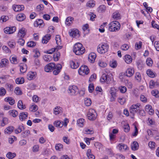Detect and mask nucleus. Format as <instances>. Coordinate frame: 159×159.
Instances as JSON below:
<instances>
[{
	"instance_id": "nucleus-1",
	"label": "nucleus",
	"mask_w": 159,
	"mask_h": 159,
	"mask_svg": "<svg viewBox=\"0 0 159 159\" xmlns=\"http://www.w3.org/2000/svg\"><path fill=\"white\" fill-rule=\"evenodd\" d=\"M61 68L62 66L60 64H57L56 66L55 63L52 62L46 65L44 67V70L46 72H49L55 69L53 73L54 75H56L60 72Z\"/></svg>"
},
{
	"instance_id": "nucleus-2",
	"label": "nucleus",
	"mask_w": 159,
	"mask_h": 159,
	"mask_svg": "<svg viewBox=\"0 0 159 159\" xmlns=\"http://www.w3.org/2000/svg\"><path fill=\"white\" fill-rule=\"evenodd\" d=\"M85 48L82 44L80 43H77L74 46L73 51L77 55H80L85 52Z\"/></svg>"
},
{
	"instance_id": "nucleus-3",
	"label": "nucleus",
	"mask_w": 159,
	"mask_h": 159,
	"mask_svg": "<svg viewBox=\"0 0 159 159\" xmlns=\"http://www.w3.org/2000/svg\"><path fill=\"white\" fill-rule=\"evenodd\" d=\"M120 27L119 22L117 21L111 22L109 25V30L112 32H116L119 30Z\"/></svg>"
},
{
	"instance_id": "nucleus-4",
	"label": "nucleus",
	"mask_w": 159,
	"mask_h": 159,
	"mask_svg": "<svg viewBox=\"0 0 159 159\" xmlns=\"http://www.w3.org/2000/svg\"><path fill=\"white\" fill-rule=\"evenodd\" d=\"M109 45L108 44L103 43L99 44L97 48V51L100 54H104L108 50Z\"/></svg>"
},
{
	"instance_id": "nucleus-5",
	"label": "nucleus",
	"mask_w": 159,
	"mask_h": 159,
	"mask_svg": "<svg viewBox=\"0 0 159 159\" xmlns=\"http://www.w3.org/2000/svg\"><path fill=\"white\" fill-rule=\"evenodd\" d=\"M113 78L112 75L111 73L103 74L102 75L100 79V81L101 83L106 82L107 84H109Z\"/></svg>"
},
{
	"instance_id": "nucleus-6",
	"label": "nucleus",
	"mask_w": 159,
	"mask_h": 159,
	"mask_svg": "<svg viewBox=\"0 0 159 159\" xmlns=\"http://www.w3.org/2000/svg\"><path fill=\"white\" fill-rule=\"evenodd\" d=\"M140 103H137L136 104L133 105L131 106L129 109V112L132 116V118H134V114L137 112L140 109Z\"/></svg>"
},
{
	"instance_id": "nucleus-7",
	"label": "nucleus",
	"mask_w": 159,
	"mask_h": 159,
	"mask_svg": "<svg viewBox=\"0 0 159 159\" xmlns=\"http://www.w3.org/2000/svg\"><path fill=\"white\" fill-rule=\"evenodd\" d=\"M97 115L95 111L92 109H90L87 113V116L88 119L91 120H95Z\"/></svg>"
},
{
	"instance_id": "nucleus-8",
	"label": "nucleus",
	"mask_w": 159,
	"mask_h": 159,
	"mask_svg": "<svg viewBox=\"0 0 159 159\" xmlns=\"http://www.w3.org/2000/svg\"><path fill=\"white\" fill-rule=\"evenodd\" d=\"M89 72V70L88 67L85 65L82 66L78 70L80 75H88Z\"/></svg>"
},
{
	"instance_id": "nucleus-9",
	"label": "nucleus",
	"mask_w": 159,
	"mask_h": 159,
	"mask_svg": "<svg viewBox=\"0 0 159 159\" xmlns=\"http://www.w3.org/2000/svg\"><path fill=\"white\" fill-rule=\"evenodd\" d=\"M68 92L71 95H75L78 93V89L76 86H70L69 87Z\"/></svg>"
},
{
	"instance_id": "nucleus-10",
	"label": "nucleus",
	"mask_w": 159,
	"mask_h": 159,
	"mask_svg": "<svg viewBox=\"0 0 159 159\" xmlns=\"http://www.w3.org/2000/svg\"><path fill=\"white\" fill-rule=\"evenodd\" d=\"M117 89L114 87H112L111 88L109 92L111 95V97L110 98V101L111 102L115 101L116 97V92Z\"/></svg>"
},
{
	"instance_id": "nucleus-11",
	"label": "nucleus",
	"mask_w": 159,
	"mask_h": 159,
	"mask_svg": "<svg viewBox=\"0 0 159 159\" xmlns=\"http://www.w3.org/2000/svg\"><path fill=\"white\" fill-rule=\"evenodd\" d=\"M69 34L70 36L73 38H77L80 36L79 30L75 29L70 30V31H69Z\"/></svg>"
},
{
	"instance_id": "nucleus-12",
	"label": "nucleus",
	"mask_w": 159,
	"mask_h": 159,
	"mask_svg": "<svg viewBox=\"0 0 159 159\" xmlns=\"http://www.w3.org/2000/svg\"><path fill=\"white\" fill-rule=\"evenodd\" d=\"M27 30L24 28L22 27L18 31L17 36L19 38H23L25 35Z\"/></svg>"
},
{
	"instance_id": "nucleus-13",
	"label": "nucleus",
	"mask_w": 159,
	"mask_h": 159,
	"mask_svg": "<svg viewBox=\"0 0 159 159\" xmlns=\"http://www.w3.org/2000/svg\"><path fill=\"white\" fill-rule=\"evenodd\" d=\"M16 30L15 26L6 27L4 29V32L6 34H11L14 32Z\"/></svg>"
},
{
	"instance_id": "nucleus-14",
	"label": "nucleus",
	"mask_w": 159,
	"mask_h": 159,
	"mask_svg": "<svg viewBox=\"0 0 159 159\" xmlns=\"http://www.w3.org/2000/svg\"><path fill=\"white\" fill-rule=\"evenodd\" d=\"M9 63V61L6 58L2 59L0 63V68H2L6 67Z\"/></svg>"
},
{
	"instance_id": "nucleus-15",
	"label": "nucleus",
	"mask_w": 159,
	"mask_h": 159,
	"mask_svg": "<svg viewBox=\"0 0 159 159\" xmlns=\"http://www.w3.org/2000/svg\"><path fill=\"white\" fill-rule=\"evenodd\" d=\"M13 9L15 11H19L24 10V6L23 5H13Z\"/></svg>"
},
{
	"instance_id": "nucleus-16",
	"label": "nucleus",
	"mask_w": 159,
	"mask_h": 159,
	"mask_svg": "<svg viewBox=\"0 0 159 159\" xmlns=\"http://www.w3.org/2000/svg\"><path fill=\"white\" fill-rule=\"evenodd\" d=\"M51 35L50 34L46 35L42 38V42L43 44H46L51 39Z\"/></svg>"
},
{
	"instance_id": "nucleus-17",
	"label": "nucleus",
	"mask_w": 159,
	"mask_h": 159,
	"mask_svg": "<svg viewBox=\"0 0 159 159\" xmlns=\"http://www.w3.org/2000/svg\"><path fill=\"white\" fill-rule=\"evenodd\" d=\"M51 35L50 34L46 35L42 38V42L43 44H46L51 39Z\"/></svg>"
},
{
	"instance_id": "nucleus-18",
	"label": "nucleus",
	"mask_w": 159,
	"mask_h": 159,
	"mask_svg": "<svg viewBox=\"0 0 159 159\" xmlns=\"http://www.w3.org/2000/svg\"><path fill=\"white\" fill-rule=\"evenodd\" d=\"M96 55V54L93 52H92L89 54L88 59L89 61L92 63H93L95 60Z\"/></svg>"
},
{
	"instance_id": "nucleus-19",
	"label": "nucleus",
	"mask_w": 159,
	"mask_h": 159,
	"mask_svg": "<svg viewBox=\"0 0 159 159\" xmlns=\"http://www.w3.org/2000/svg\"><path fill=\"white\" fill-rule=\"evenodd\" d=\"M62 108L60 106L55 107L53 109V113L56 115L59 114L62 112Z\"/></svg>"
},
{
	"instance_id": "nucleus-20",
	"label": "nucleus",
	"mask_w": 159,
	"mask_h": 159,
	"mask_svg": "<svg viewBox=\"0 0 159 159\" xmlns=\"http://www.w3.org/2000/svg\"><path fill=\"white\" fill-rule=\"evenodd\" d=\"M70 65L71 68L74 69L77 68L79 66V63L76 61H71Z\"/></svg>"
},
{
	"instance_id": "nucleus-21",
	"label": "nucleus",
	"mask_w": 159,
	"mask_h": 159,
	"mask_svg": "<svg viewBox=\"0 0 159 159\" xmlns=\"http://www.w3.org/2000/svg\"><path fill=\"white\" fill-rule=\"evenodd\" d=\"M126 75L128 77H130L132 76L134 73V70L133 68H128L126 71Z\"/></svg>"
},
{
	"instance_id": "nucleus-22",
	"label": "nucleus",
	"mask_w": 159,
	"mask_h": 159,
	"mask_svg": "<svg viewBox=\"0 0 159 159\" xmlns=\"http://www.w3.org/2000/svg\"><path fill=\"white\" fill-rule=\"evenodd\" d=\"M25 18V16L23 13H20L18 14L16 17V20L19 21H22L24 20Z\"/></svg>"
},
{
	"instance_id": "nucleus-23",
	"label": "nucleus",
	"mask_w": 159,
	"mask_h": 159,
	"mask_svg": "<svg viewBox=\"0 0 159 159\" xmlns=\"http://www.w3.org/2000/svg\"><path fill=\"white\" fill-rule=\"evenodd\" d=\"M60 45H58L56 48H52L50 50L48 51V53L49 54H51L56 50L57 51L59 49H61L62 48V46H60Z\"/></svg>"
},
{
	"instance_id": "nucleus-24",
	"label": "nucleus",
	"mask_w": 159,
	"mask_h": 159,
	"mask_svg": "<svg viewBox=\"0 0 159 159\" xmlns=\"http://www.w3.org/2000/svg\"><path fill=\"white\" fill-rule=\"evenodd\" d=\"M14 129V127L13 126H9L7 128L4 130L5 134H10Z\"/></svg>"
},
{
	"instance_id": "nucleus-25",
	"label": "nucleus",
	"mask_w": 159,
	"mask_h": 159,
	"mask_svg": "<svg viewBox=\"0 0 159 159\" xmlns=\"http://www.w3.org/2000/svg\"><path fill=\"white\" fill-rule=\"evenodd\" d=\"M28 116V113L26 112H22L20 113L19 116L20 120L23 121L27 118Z\"/></svg>"
},
{
	"instance_id": "nucleus-26",
	"label": "nucleus",
	"mask_w": 159,
	"mask_h": 159,
	"mask_svg": "<svg viewBox=\"0 0 159 159\" xmlns=\"http://www.w3.org/2000/svg\"><path fill=\"white\" fill-rule=\"evenodd\" d=\"M74 20L73 17H68L66 19L65 24L69 26L72 23V21Z\"/></svg>"
},
{
	"instance_id": "nucleus-27",
	"label": "nucleus",
	"mask_w": 159,
	"mask_h": 159,
	"mask_svg": "<svg viewBox=\"0 0 159 159\" xmlns=\"http://www.w3.org/2000/svg\"><path fill=\"white\" fill-rule=\"evenodd\" d=\"M131 146L133 150H136L138 149L139 144L136 141H134L131 144Z\"/></svg>"
},
{
	"instance_id": "nucleus-28",
	"label": "nucleus",
	"mask_w": 159,
	"mask_h": 159,
	"mask_svg": "<svg viewBox=\"0 0 159 159\" xmlns=\"http://www.w3.org/2000/svg\"><path fill=\"white\" fill-rule=\"evenodd\" d=\"M135 79L136 81L138 83H140L141 80V74L139 72H136L135 75Z\"/></svg>"
},
{
	"instance_id": "nucleus-29",
	"label": "nucleus",
	"mask_w": 159,
	"mask_h": 159,
	"mask_svg": "<svg viewBox=\"0 0 159 159\" xmlns=\"http://www.w3.org/2000/svg\"><path fill=\"white\" fill-rule=\"evenodd\" d=\"M4 100L6 102H8L11 105H13L15 103V100L11 97H7Z\"/></svg>"
},
{
	"instance_id": "nucleus-30",
	"label": "nucleus",
	"mask_w": 159,
	"mask_h": 159,
	"mask_svg": "<svg viewBox=\"0 0 159 159\" xmlns=\"http://www.w3.org/2000/svg\"><path fill=\"white\" fill-rule=\"evenodd\" d=\"M35 73L34 72H29L27 75V79L31 80L33 79L35 76Z\"/></svg>"
},
{
	"instance_id": "nucleus-31",
	"label": "nucleus",
	"mask_w": 159,
	"mask_h": 159,
	"mask_svg": "<svg viewBox=\"0 0 159 159\" xmlns=\"http://www.w3.org/2000/svg\"><path fill=\"white\" fill-rule=\"evenodd\" d=\"M146 72L148 75L151 77L153 78L156 76V73L151 70L148 69Z\"/></svg>"
},
{
	"instance_id": "nucleus-32",
	"label": "nucleus",
	"mask_w": 159,
	"mask_h": 159,
	"mask_svg": "<svg viewBox=\"0 0 159 159\" xmlns=\"http://www.w3.org/2000/svg\"><path fill=\"white\" fill-rule=\"evenodd\" d=\"M33 52L34 53V58L39 57L40 56V52L39 48H36L33 50Z\"/></svg>"
},
{
	"instance_id": "nucleus-33",
	"label": "nucleus",
	"mask_w": 159,
	"mask_h": 159,
	"mask_svg": "<svg viewBox=\"0 0 159 159\" xmlns=\"http://www.w3.org/2000/svg\"><path fill=\"white\" fill-rule=\"evenodd\" d=\"M9 115L13 117L16 116L18 115V112L15 110H11L9 111Z\"/></svg>"
},
{
	"instance_id": "nucleus-34",
	"label": "nucleus",
	"mask_w": 159,
	"mask_h": 159,
	"mask_svg": "<svg viewBox=\"0 0 159 159\" xmlns=\"http://www.w3.org/2000/svg\"><path fill=\"white\" fill-rule=\"evenodd\" d=\"M54 125L57 127H61L63 125V122L59 120L55 121L54 122Z\"/></svg>"
},
{
	"instance_id": "nucleus-35",
	"label": "nucleus",
	"mask_w": 159,
	"mask_h": 159,
	"mask_svg": "<svg viewBox=\"0 0 159 159\" xmlns=\"http://www.w3.org/2000/svg\"><path fill=\"white\" fill-rule=\"evenodd\" d=\"M16 156V154L15 153H12L11 152H8L7 155V157L9 159H12L15 157Z\"/></svg>"
},
{
	"instance_id": "nucleus-36",
	"label": "nucleus",
	"mask_w": 159,
	"mask_h": 159,
	"mask_svg": "<svg viewBox=\"0 0 159 159\" xmlns=\"http://www.w3.org/2000/svg\"><path fill=\"white\" fill-rule=\"evenodd\" d=\"M132 59L131 57L129 55H126L125 56V61L127 64L131 62Z\"/></svg>"
},
{
	"instance_id": "nucleus-37",
	"label": "nucleus",
	"mask_w": 159,
	"mask_h": 159,
	"mask_svg": "<svg viewBox=\"0 0 159 159\" xmlns=\"http://www.w3.org/2000/svg\"><path fill=\"white\" fill-rule=\"evenodd\" d=\"M118 147H119V149L120 151L122 149L124 150H127L128 148L126 145L122 143L119 144L118 145Z\"/></svg>"
},
{
	"instance_id": "nucleus-38",
	"label": "nucleus",
	"mask_w": 159,
	"mask_h": 159,
	"mask_svg": "<svg viewBox=\"0 0 159 159\" xmlns=\"http://www.w3.org/2000/svg\"><path fill=\"white\" fill-rule=\"evenodd\" d=\"M24 129V127L23 126L20 125L18 127L17 129L15 130V132L16 134H18L20 133L21 131Z\"/></svg>"
},
{
	"instance_id": "nucleus-39",
	"label": "nucleus",
	"mask_w": 159,
	"mask_h": 159,
	"mask_svg": "<svg viewBox=\"0 0 159 159\" xmlns=\"http://www.w3.org/2000/svg\"><path fill=\"white\" fill-rule=\"evenodd\" d=\"M8 123V119L6 118H3L2 120L0 121V125L3 126Z\"/></svg>"
},
{
	"instance_id": "nucleus-40",
	"label": "nucleus",
	"mask_w": 159,
	"mask_h": 159,
	"mask_svg": "<svg viewBox=\"0 0 159 159\" xmlns=\"http://www.w3.org/2000/svg\"><path fill=\"white\" fill-rule=\"evenodd\" d=\"M16 83L17 84H21L24 82V79L23 77L16 78Z\"/></svg>"
},
{
	"instance_id": "nucleus-41",
	"label": "nucleus",
	"mask_w": 159,
	"mask_h": 159,
	"mask_svg": "<svg viewBox=\"0 0 159 159\" xmlns=\"http://www.w3.org/2000/svg\"><path fill=\"white\" fill-rule=\"evenodd\" d=\"M60 56V53L59 52H56L53 55V58L54 61H57L58 60Z\"/></svg>"
},
{
	"instance_id": "nucleus-42",
	"label": "nucleus",
	"mask_w": 159,
	"mask_h": 159,
	"mask_svg": "<svg viewBox=\"0 0 159 159\" xmlns=\"http://www.w3.org/2000/svg\"><path fill=\"white\" fill-rule=\"evenodd\" d=\"M17 106L20 109H23L25 108V106L23 105L22 101L19 100Z\"/></svg>"
},
{
	"instance_id": "nucleus-43",
	"label": "nucleus",
	"mask_w": 159,
	"mask_h": 159,
	"mask_svg": "<svg viewBox=\"0 0 159 159\" xmlns=\"http://www.w3.org/2000/svg\"><path fill=\"white\" fill-rule=\"evenodd\" d=\"M112 17L114 19H119L120 18V15L118 12H115L113 14Z\"/></svg>"
},
{
	"instance_id": "nucleus-44",
	"label": "nucleus",
	"mask_w": 159,
	"mask_h": 159,
	"mask_svg": "<svg viewBox=\"0 0 159 159\" xmlns=\"http://www.w3.org/2000/svg\"><path fill=\"white\" fill-rule=\"evenodd\" d=\"M117 63L116 61L112 60L110 62L109 65L110 66L113 68H115L117 66Z\"/></svg>"
},
{
	"instance_id": "nucleus-45",
	"label": "nucleus",
	"mask_w": 159,
	"mask_h": 159,
	"mask_svg": "<svg viewBox=\"0 0 159 159\" xmlns=\"http://www.w3.org/2000/svg\"><path fill=\"white\" fill-rule=\"evenodd\" d=\"M38 107L35 105H32L30 107V110L31 111H35L38 110Z\"/></svg>"
},
{
	"instance_id": "nucleus-46",
	"label": "nucleus",
	"mask_w": 159,
	"mask_h": 159,
	"mask_svg": "<svg viewBox=\"0 0 159 159\" xmlns=\"http://www.w3.org/2000/svg\"><path fill=\"white\" fill-rule=\"evenodd\" d=\"M84 103L87 106H89L91 104V99L89 98H86L84 100Z\"/></svg>"
},
{
	"instance_id": "nucleus-47",
	"label": "nucleus",
	"mask_w": 159,
	"mask_h": 159,
	"mask_svg": "<svg viewBox=\"0 0 159 159\" xmlns=\"http://www.w3.org/2000/svg\"><path fill=\"white\" fill-rule=\"evenodd\" d=\"M43 58L45 61L49 62L51 61L52 59V57L50 55H46L44 56L43 57Z\"/></svg>"
},
{
	"instance_id": "nucleus-48",
	"label": "nucleus",
	"mask_w": 159,
	"mask_h": 159,
	"mask_svg": "<svg viewBox=\"0 0 159 159\" xmlns=\"http://www.w3.org/2000/svg\"><path fill=\"white\" fill-rule=\"evenodd\" d=\"M30 131L29 130H27L25 131L24 132H23L21 134L22 136L24 138H26L29 136V135L30 134Z\"/></svg>"
},
{
	"instance_id": "nucleus-49",
	"label": "nucleus",
	"mask_w": 159,
	"mask_h": 159,
	"mask_svg": "<svg viewBox=\"0 0 159 159\" xmlns=\"http://www.w3.org/2000/svg\"><path fill=\"white\" fill-rule=\"evenodd\" d=\"M142 45V42H137L135 44V48L136 50H138L141 48Z\"/></svg>"
},
{
	"instance_id": "nucleus-50",
	"label": "nucleus",
	"mask_w": 159,
	"mask_h": 159,
	"mask_svg": "<svg viewBox=\"0 0 159 159\" xmlns=\"http://www.w3.org/2000/svg\"><path fill=\"white\" fill-rule=\"evenodd\" d=\"M151 93L152 95L155 96L156 98L159 97V92L157 90H153L152 91Z\"/></svg>"
},
{
	"instance_id": "nucleus-51",
	"label": "nucleus",
	"mask_w": 159,
	"mask_h": 159,
	"mask_svg": "<svg viewBox=\"0 0 159 159\" xmlns=\"http://www.w3.org/2000/svg\"><path fill=\"white\" fill-rule=\"evenodd\" d=\"M8 19V16H2L0 18V22L1 23H3L4 22H6L7 20Z\"/></svg>"
},
{
	"instance_id": "nucleus-52",
	"label": "nucleus",
	"mask_w": 159,
	"mask_h": 159,
	"mask_svg": "<svg viewBox=\"0 0 159 159\" xmlns=\"http://www.w3.org/2000/svg\"><path fill=\"white\" fill-rule=\"evenodd\" d=\"M55 40L56 43L57 45H60L61 43V40L60 36L59 35H57L55 37Z\"/></svg>"
},
{
	"instance_id": "nucleus-53",
	"label": "nucleus",
	"mask_w": 159,
	"mask_h": 159,
	"mask_svg": "<svg viewBox=\"0 0 159 159\" xmlns=\"http://www.w3.org/2000/svg\"><path fill=\"white\" fill-rule=\"evenodd\" d=\"M106 10V7L103 5L100 6L98 8V11L100 12H103Z\"/></svg>"
},
{
	"instance_id": "nucleus-54",
	"label": "nucleus",
	"mask_w": 159,
	"mask_h": 159,
	"mask_svg": "<svg viewBox=\"0 0 159 159\" xmlns=\"http://www.w3.org/2000/svg\"><path fill=\"white\" fill-rule=\"evenodd\" d=\"M15 93L17 94L20 95L22 94V92L21 91L20 88L17 87L15 89Z\"/></svg>"
},
{
	"instance_id": "nucleus-55",
	"label": "nucleus",
	"mask_w": 159,
	"mask_h": 159,
	"mask_svg": "<svg viewBox=\"0 0 159 159\" xmlns=\"http://www.w3.org/2000/svg\"><path fill=\"white\" fill-rule=\"evenodd\" d=\"M63 148V145L60 143L57 144H56L55 148L56 150L60 151Z\"/></svg>"
},
{
	"instance_id": "nucleus-56",
	"label": "nucleus",
	"mask_w": 159,
	"mask_h": 159,
	"mask_svg": "<svg viewBox=\"0 0 159 159\" xmlns=\"http://www.w3.org/2000/svg\"><path fill=\"white\" fill-rule=\"evenodd\" d=\"M6 91L5 89L1 87L0 88V96H3L6 93Z\"/></svg>"
},
{
	"instance_id": "nucleus-57",
	"label": "nucleus",
	"mask_w": 159,
	"mask_h": 159,
	"mask_svg": "<svg viewBox=\"0 0 159 159\" xmlns=\"http://www.w3.org/2000/svg\"><path fill=\"white\" fill-rule=\"evenodd\" d=\"M84 120L83 119H80L77 121L78 125L81 126H83L84 125Z\"/></svg>"
},
{
	"instance_id": "nucleus-58",
	"label": "nucleus",
	"mask_w": 159,
	"mask_h": 159,
	"mask_svg": "<svg viewBox=\"0 0 159 159\" xmlns=\"http://www.w3.org/2000/svg\"><path fill=\"white\" fill-rule=\"evenodd\" d=\"M129 48V46L128 44H125L121 46V49L122 50L126 51Z\"/></svg>"
},
{
	"instance_id": "nucleus-59",
	"label": "nucleus",
	"mask_w": 159,
	"mask_h": 159,
	"mask_svg": "<svg viewBox=\"0 0 159 159\" xmlns=\"http://www.w3.org/2000/svg\"><path fill=\"white\" fill-rule=\"evenodd\" d=\"M146 63L148 66H151L153 64V61L150 58H148L146 60Z\"/></svg>"
},
{
	"instance_id": "nucleus-60",
	"label": "nucleus",
	"mask_w": 159,
	"mask_h": 159,
	"mask_svg": "<svg viewBox=\"0 0 159 159\" xmlns=\"http://www.w3.org/2000/svg\"><path fill=\"white\" fill-rule=\"evenodd\" d=\"M85 133L86 134H91L93 133L92 129H86L85 130Z\"/></svg>"
},
{
	"instance_id": "nucleus-61",
	"label": "nucleus",
	"mask_w": 159,
	"mask_h": 159,
	"mask_svg": "<svg viewBox=\"0 0 159 159\" xmlns=\"http://www.w3.org/2000/svg\"><path fill=\"white\" fill-rule=\"evenodd\" d=\"M8 46L11 48H14L16 45V43L14 41H10L8 42Z\"/></svg>"
},
{
	"instance_id": "nucleus-62",
	"label": "nucleus",
	"mask_w": 159,
	"mask_h": 159,
	"mask_svg": "<svg viewBox=\"0 0 159 159\" xmlns=\"http://www.w3.org/2000/svg\"><path fill=\"white\" fill-rule=\"evenodd\" d=\"M35 45V43L33 41H29L27 43V46L28 47H32L34 46Z\"/></svg>"
},
{
	"instance_id": "nucleus-63",
	"label": "nucleus",
	"mask_w": 159,
	"mask_h": 159,
	"mask_svg": "<svg viewBox=\"0 0 159 159\" xmlns=\"http://www.w3.org/2000/svg\"><path fill=\"white\" fill-rule=\"evenodd\" d=\"M155 143L153 142L152 141H150L149 143L148 146L151 149H154L155 148Z\"/></svg>"
},
{
	"instance_id": "nucleus-64",
	"label": "nucleus",
	"mask_w": 159,
	"mask_h": 159,
	"mask_svg": "<svg viewBox=\"0 0 159 159\" xmlns=\"http://www.w3.org/2000/svg\"><path fill=\"white\" fill-rule=\"evenodd\" d=\"M152 27L153 28L159 30V25L155 23V21L153 20L152 22Z\"/></svg>"
}]
</instances>
